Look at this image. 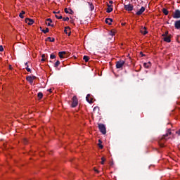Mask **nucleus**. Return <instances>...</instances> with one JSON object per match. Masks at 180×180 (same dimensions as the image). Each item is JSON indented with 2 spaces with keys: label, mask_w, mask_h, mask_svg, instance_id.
<instances>
[{
  "label": "nucleus",
  "mask_w": 180,
  "mask_h": 180,
  "mask_svg": "<svg viewBox=\"0 0 180 180\" xmlns=\"http://www.w3.org/2000/svg\"><path fill=\"white\" fill-rule=\"evenodd\" d=\"M124 8L127 12H131L134 9V6L131 4H124Z\"/></svg>",
  "instance_id": "nucleus-2"
},
{
  "label": "nucleus",
  "mask_w": 180,
  "mask_h": 180,
  "mask_svg": "<svg viewBox=\"0 0 180 180\" xmlns=\"http://www.w3.org/2000/svg\"><path fill=\"white\" fill-rule=\"evenodd\" d=\"M64 54H65V51H60L58 53L60 58H64Z\"/></svg>",
  "instance_id": "nucleus-18"
},
{
  "label": "nucleus",
  "mask_w": 180,
  "mask_h": 180,
  "mask_svg": "<svg viewBox=\"0 0 180 180\" xmlns=\"http://www.w3.org/2000/svg\"><path fill=\"white\" fill-rule=\"evenodd\" d=\"M49 92L51 93V89H48Z\"/></svg>",
  "instance_id": "nucleus-48"
},
{
  "label": "nucleus",
  "mask_w": 180,
  "mask_h": 180,
  "mask_svg": "<svg viewBox=\"0 0 180 180\" xmlns=\"http://www.w3.org/2000/svg\"><path fill=\"white\" fill-rule=\"evenodd\" d=\"M141 33H142V34L146 36V34H147V33H148V32L147 31V27H144L143 28H141Z\"/></svg>",
  "instance_id": "nucleus-13"
},
{
  "label": "nucleus",
  "mask_w": 180,
  "mask_h": 180,
  "mask_svg": "<svg viewBox=\"0 0 180 180\" xmlns=\"http://www.w3.org/2000/svg\"><path fill=\"white\" fill-rule=\"evenodd\" d=\"M98 127L102 134H106V127L103 124H98Z\"/></svg>",
  "instance_id": "nucleus-1"
},
{
  "label": "nucleus",
  "mask_w": 180,
  "mask_h": 180,
  "mask_svg": "<svg viewBox=\"0 0 180 180\" xmlns=\"http://www.w3.org/2000/svg\"><path fill=\"white\" fill-rule=\"evenodd\" d=\"M163 40L164 41H166V43H171V35L164 37Z\"/></svg>",
  "instance_id": "nucleus-12"
},
{
  "label": "nucleus",
  "mask_w": 180,
  "mask_h": 180,
  "mask_svg": "<svg viewBox=\"0 0 180 180\" xmlns=\"http://www.w3.org/2000/svg\"><path fill=\"white\" fill-rule=\"evenodd\" d=\"M174 27L177 30H180V20L175 21Z\"/></svg>",
  "instance_id": "nucleus-9"
},
{
  "label": "nucleus",
  "mask_w": 180,
  "mask_h": 180,
  "mask_svg": "<svg viewBox=\"0 0 180 180\" xmlns=\"http://www.w3.org/2000/svg\"><path fill=\"white\" fill-rule=\"evenodd\" d=\"M46 25H47V26H51V27H54V24H52L51 25V23H50V22H46Z\"/></svg>",
  "instance_id": "nucleus-38"
},
{
  "label": "nucleus",
  "mask_w": 180,
  "mask_h": 180,
  "mask_svg": "<svg viewBox=\"0 0 180 180\" xmlns=\"http://www.w3.org/2000/svg\"><path fill=\"white\" fill-rule=\"evenodd\" d=\"M60 13V11L56 12V15H58Z\"/></svg>",
  "instance_id": "nucleus-51"
},
{
  "label": "nucleus",
  "mask_w": 180,
  "mask_h": 180,
  "mask_svg": "<svg viewBox=\"0 0 180 180\" xmlns=\"http://www.w3.org/2000/svg\"><path fill=\"white\" fill-rule=\"evenodd\" d=\"M98 147L99 148H101V150L103 148V146L102 145V141H101V139L98 140Z\"/></svg>",
  "instance_id": "nucleus-21"
},
{
  "label": "nucleus",
  "mask_w": 180,
  "mask_h": 180,
  "mask_svg": "<svg viewBox=\"0 0 180 180\" xmlns=\"http://www.w3.org/2000/svg\"><path fill=\"white\" fill-rule=\"evenodd\" d=\"M25 22L27 23V25H32L33 23H34V21L33 19L30 18H25Z\"/></svg>",
  "instance_id": "nucleus-11"
},
{
  "label": "nucleus",
  "mask_w": 180,
  "mask_h": 180,
  "mask_svg": "<svg viewBox=\"0 0 180 180\" xmlns=\"http://www.w3.org/2000/svg\"><path fill=\"white\" fill-rule=\"evenodd\" d=\"M162 37H167L169 36L168 31H166L165 33L162 34Z\"/></svg>",
  "instance_id": "nucleus-29"
},
{
  "label": "nucleus",
  "mask_w": 180,
  "mask_h": 180,
  "mask_svg": "<svg viewBox=\"0 0 180 180\" xmlns=\"http://www.w3.org/2000/svg\"><path fill=\"white\" fill-rule=\"evenodd\" d=\"M50 58H51V60H54V58H56V55H54L53 53L51 54Z\"/></svg>",
  "instance_id": "nucleus-35"
},
{
  "label": "nucleus",
  "mask_w": 180,
  "mask_h": 180,
  "mask_svg": "<svg viewBox=\"0 0 180 180\" xmlns=\"http://www.w3.org/2000/svg\"><path fill=\"white\" fill-rule=\"evenodd\" d=\"M69 11H70L69 12L70 15H74V11H72V9L69 8Z\"/></svg>",
  "instance_id": "nucleus-37"
},
{
  "label": "nucleus",
  "mask_w": 180,
  "mask_h": 180,
  "mask_svg": "<svg viewBox=\"0 0 180 180\" xmlns=\"http://www.w3.org/2000/svg\"><path fill=\"white\" fill-rule=\"evenodd\" d=\"M40 30H41V32H43V33L46 34V33H49V27H46V30H41V27H40Z\"/></svg>",
  "instance_id": "nucleus-20"
},
{
  "label": "nucleus",
  "mask_w": 180,
  "mask_h": 180,
  "mask_svg": "<svg viewBox=\"0 0 180 180\" xmlns=\"http://www.w3.org/2000/svg\"><path fill=\"white\" fill-rule=\"evenodd\" d=\"M177 1H178L177 2H178L179 4H180V0H177Z\"/></svg>",
  "instance_id": "nucleus-52"
},
{
  "label": "nucleus",
  "mask_w": 180,
  "mask_h": 180,
  "mask_svg": "<svg viewBox=\"0 0 180 180\" xmlns=\"http://www.w3.org/2000/svg\"><path fill=\"white\" fill-rule=\"evenodd\" d=\"M174 19H180V10H175L173 14Z\"/></svg>",
  "instance_id": "nucleus-6"
},
{
  "label": "nucleus",
  "mask_w": 180,
  "mask_h": 180,
  "mask_svg": "<svg viewBox=\"0 0 180 180\" xmlns=\"http://www.w3.org/2000/svg\"><path fill=\"white\" fill-rule=\"evenodd\" d=\"M63 20L64 22H68L70 20V18H68V17L63 18Z\"/></svg>",
  "instance_id": "nucleus-34"
},
{
  "label": "nucleus",
  "mask_w": 180,
  "mask_h": 180,
  "mask_svg": "<svg viewBox=\"0 0 180 180\" xmlns=\"http://www.w3.org/2000/svg\"><path fill=\"white\" fill-rule=\"evenodd\" d=\"M42 58L41 60V61L44 62V61H46V55L45 54H43L41 56Z\"/></svg>",
  "instance_id": "nucleus-33"
},
{
  "label": "nucleus",
  "mask_w": 180,
  "mask_h": 180,
  "mask_svg": "<svg viewBox=\"0 0 180 180\" xmlns=\"http://www.w3.org/2000/svg\"><path fill=\"white\" fill-rule=\"evenodd\" d=\"M53 13H55V15H57V12L56 11H53Z\"/></svg>",
  "instance_id": "nucleus-50"
},
{
  "label": "nucleus",
  "mask_w": 180,
  "mask_h": 180,
  "mask_svg": "<svg viewBox=\"0 0 180 180\" xmlns=\"http://www.w3.org/2000/svg\"><path fill=\"white\" fill-rule=\"evenodd\" d=\"M68 30H70V27H66L65 28L64 32L65 33V34H68V36H71V32L70 31L68 32Z\"/></svg>",
  "instance_id": "nucleus-15"
},
{
  "label": "nucleus",
  "mask_w": 180,
  "mask_h": 180,
  "mask_svg": "<svg viewBox=\"0 0 180 180\" xmlns=\"http://www.w3.org/2000/svg\"><path fill=\"white\" fill-rule=\"evenodd\" d=\"M46 22H49L48 23H53V20H51V18H47Z\"/></svg>",
  "instance_id": "nucleus-36"
},
{
  "label": "nucleus",
  "mask_w": 180,
  "mask_h": 180,
  "mask_svg": "<svg viewBox=\"0 0 180 180\" xmlns=\"http://www.w3.org/2000/svg\"><path fill=\"white\" fill-rule=\"evenodd\" d=\"M58 65H60V60H57V61L55 63L54 67H55L56 68H57V67H58Z\"/></svg>",
  "instance_id": "nucleus-28"
},
{
  "label": "nucleus",
  "mask_w": 180,
  "mask_h": 180,
  "mask_svg": "<svg viewBox=\"0 0 180 180\" xmlns=\"http://www.w3.org/2000/svg\"><path fill=\"white\" fill-rule=\"evenodd\" d=\"M162 11L164 13V15H168L169 13V11L168 10H167V8H162Z\"/></svg>",
  "instance_id": "nucleus-23"
},
{
  "label": "nucleus",
  "mask_w": 180,
  "mask_h": 180,
  "mask_svg": "<svg viewBox=\"0 0 180 180\" xmlns=\"http://www.w3.org/2000/svg\"><path fill=\"white\" fill-rule=\"evenodd\" d=\"M143 67L145 68H150V67H151V62L144 63Z\"/></svg>",
  "instance_id": "nucleus-16"
},
{
  "label": "nucleus",
  "mask_w": 180,
  "mask_h": 180,
  "mask_svg": "<svg viewBox=\"0 0 180 180\" xmlns=\"http://www.w3.org/2000/svg\"><path fill=\"white\" fill-rule=\"evenodd\" d=\"M83 60H84V61H85L86 63H88V61H89V56H84L83 57Z\"/></svg>",
  "instance_id": "nucleus-22"
},
{
  "label": "nucleus",
  "mask_w": 180,
  "mask_h": 180,
  "mask_svg": "<svg viewBox=\"0 0 180 180\" xmlns=\"http://www.w3.org/2000/svg\"><path fill=\"white\" fill-rule=\"evenodd\" d=\"M110 4H113V1H110Z\"/></svg>",
  "instance_id": "nucleus-49"
},
{
  "label": "nucleus",
  "mask_w": 180,
  "mask_h": 180,
  "mask_svg": "<svg viewBox=\"0 0 180 180\" xmlns=\"http://www.w3.org/2000/svg\"><path fill=\"white\" fill-rule=\"evenodd\" d=\"M24 144H27V139H24Z\"/></svg>",
  "instance_id": "nucleus-44"
},
{
  "label": "nucleus",
  "mask_w": 180,
  "mask_h": 180,
  "mask_svg": "<svg viewBox=\"0 0 180 180\" xmlns=\"http://www.w3.org/2000/svg\"><path fill=\"white\" fill-rule=\"evenodd\" d=\"M96 109H97L98 110H99V107H95V108H94V110H96Z\"/></svg>",
  "instance_id": "nucleus-45"
},
{
  "label": "nucleus",
  "mask_w": 180,
  "mask_h": 180,
  "mask_svg": "<svg viewBox=\"0 0 180 180\" xmlns=\"http://www.w3.org/2000/svg\"><path fill=\"white\" fill-rule=\"evenodd\" d=\"M10 70H12V66H10Z\"/></svg>",
  "instance_id": "nucleus-53"
},
{
  "label": "nucleus",
  "mask_w": 180,
  "mask_h": 180,
  "mask_svg": "<svg viewBox=\"0 0 180 180\" xmlns=\"http://www.w3.org/2000/svg\"><path fill=\"white\" fill-rule=\"evenodd\" d=\"M110 36H115V32L114 31H110Z\"/></svg>",
  "instance_id": "nucleus-41"
},
{
  "label": "nucleus",
  "mask_w": 180,
  "mask_h": 180,
  "mask_svg": "<svg viewBox=\"0 0 180 180\" xmlns=\"http://www.w3.org/2000/svg\"><path fill=\"white\" fill-rule=\"evenodd\" d=\"M108 8H107V13H110V12H112L113 11V8L112 6H113L112 5L110 4H107Z\"/></svg>",
  "instance_id": "nucleus-10"
},
{
  "label": "nucleus",
  "mask_w": 180,
  "mask_h": 180,
  "mask_svg": "<svg viewBox=\"0 0 180 180\" xmlns=\"http://www.w3.org/2000/svg\"><path fill=\"white\" fill-rule=\"evenodd\" d=\"M0 51H4V46L2 45H0Z\"/></svg>",
  "instance_id": "nucleus-42"
},
{
  "label": "nucleus",
  "mask_w": 180,
  "mask_h": 180,
  "mask_svg": "<svg viewBox=\"0 0 180 180\" xmlns=\"http://www.w3.org/2000/svg\"><path fill=\"white\" fill-rule=\"evenodd\" d=\"M88 5L89 6L90 8V11L92 12V11H94L95 9V6H94V4L91 2H88L87 3Z\"/></svg>",
  "instance_id": "nucleus-17"
},
{
  "label": "nucleus",
  "mask_w": 180,
  "mask_h": 180,
  "mask_svg": "<svg viewBox=\"0 0 180 180\" xmlns=\"http://www.w3.org/2000/svg\"><path fill=\"white\" fill-rule=\"evenodd\" d=\"M112 22H113V19L109 18H105V23H107V25L110 26V25H112Z\"/></svg>",
  "instance_id": "nucleus-14"
},
{
  "label": "nucleus",
  "mask_w": 180,
  "mask_h": 180,
  "mask_svg": "<svg viewBox=\"0 0 180 180\" xmlns=\"http://www.w3.org/2000/svg\"><path fill=\"white\" fill-rule=\"evenodd\" d=\"M95 172H97V174H99V170L94 169Z\"/></svg>",
  "instance_id": "nucleus-46"
},
{
  "label": "nucleus",
  "mask_w": 180,
  "mask_h": 180,
  "mask_svg": "<svg viewBox=\"0 0 180 180\" xmlns=\"http://www.w3.org/2000/svg\"><path fill=\"white\" fill-rule=\"evenodd\" d=\"M166 134H168L169 136L171 135V134H172L171 129H169L167 130V132Z\"/></svg>",
  "instance_id": "nucleus-40"
},
{
  "label": "nucleus",
  "mask_w": 180,
  "mask_h": 180,
  "mask_svg": "<svg viewBox=\"0 0 180 180\" xmlns=\"http://www.w3.org/2000/svg\"><path fill=\"white\" fill-rule=\"evenodd\" d=\"M27 64H28L27 62H26V63H25V65L26 66V67H25V70H27V71L28 72H32V70H30V68H29V65H27Z\"/></svg>",
  "instance_id": "nucleus-19"
},
{
  "label": "nucleus",
  "mask_w": 180,
  "mask_h": 180,
  "mask_svg": "<svg viewBox=\"0 0 180 180\" xmlns=\"http://www.w3.org/2000/svg\"><path fill=\"white\" fill-rule=\"evenodd\" d=\"M168 134H165V135L162 136V140H167V137H168Z\"/></svg>",
  "instance_id": "nucleus-27"
},
{
  "label": "nucleus",
  "mask_w": 180,
  "mask_h": 180,
  "mask_svg": "<svg viewBox=\"0 0 180 180\" xmlns=\"http://www.w3.org/2000/svg\"><path fill=\"white\" fill-rule=\"evenodd\" d=\"M55 17H56L57 19H63V15H58L57 14H55Z\"/></svg>",
  "instance_id": "nucleus-32"
},
{
  "label": "nucleus",
  "mask_w": 180,
  "mask_h": 180,
  "mask_svg": "<svg viewBox=\"0 0 180 180\" xmlns=\"http://www.w3.org/2000/svg\"><path fill=\"white\" fill-rule=\"evenodd\" d=\"M26 79L32 85L33 84V81H34V79H36V76H32H32H27Z\"/></svg>",
  "instance_id": "nucleus-5"
},
{
  "label": "nucleus",
  "mask_w": 180,
  "mask_h": 180,
  "mask_svg": "<svg viewBox=\"0 0 180 180\" xmlns=\"http://www.w3.org/2000/svg\"><path fill=\"white\" fill-rule=\"evenodd\" d=\"M105 161H106V159H105L104 157L101 158V165H103L105 164Z\"/></svg>",
  "instance_id": "nucleus-31"
},
{
  "label": "nucleus",
  "mask_w": 180,
  "mask_h": 180,
  "mask_svg": "<svg viewBox=\"0 0 180 180\" xmlns=\"http://www.w3.org/2000/svg\"><path fill=\"white\" fill-rule=\"evenodd\" d=\"M140 54H141V56H142V57H144V54H143V52H140Z\"/></svg>",
  "instance_id": "nucleus-47"
},
{
  "label": "nucleus",
  "mask_w": 180,
  "mask_h": 180,
  "mask_svg": "<svg viewBox=\"0 0 180 180\" xmlns=\"http://www.w3.org/2000/svg\"><path fill=\"white\" fill-rule=\"evenodd\" d=\"M86 101L89 103H94V98H92V97H91V94H88L86 97Z\"/></svg>",
  "instance_id": "nucleus-7"
},
{
  "label": "nucleus",
  "mask_w": 180,
  "mask_h": 180,
  "mask_svg": "<svg viewBox=\"0 0 180 180\" xmlns=\"http://www.w3.org/2000/svg\"><path fill=\"white\" fill-rule=\"evenodd\" d=\"M159 146L160 147H161L162 148L165 147L164 143L159 142Z\"/></svg>",
  "instance_id": "nucleus-39"
},
{
  "label": "nucleus",
  "mask_w": 180,
  "mask_h": 180,
  "mask_svg": "<svg viewBox=\"0 0 180 180\" xmlns=\"http://www.w3.org/2000/svg\"><path fill=\"white\" fill-rule=\"evenodd\" d=\"M162 37H167L169 36L168 31H166L165 33L162 34Z\"/></svg>",
  "instance_id": "nucleus-30"
},
{
  "label": "nucleus",
  "mask_w": 180,
  "mask_h": 180,
  "mask_svg": "<svg viewBox=\"0 0 180 180\" xmlns=\"http://www.w3.org/2000/svg\"><path fill=\"white\" fill-rule=\"evenodd\" d=\"M72 101V108H77V106L78 105V98H77V96H74Z\"/></svg>",
  "instance_id": "nucleus-3"
},
{
  "label": "nucleus",
  "mask_w": 180,
  "mask_h": 180,
  "mask_svg": "<svg viewBox=\"0 0 180 180\" xmlns=\"http://www.w3.org/2000/svg\"><path fill=\"white\" fill-rule=\"evenodd\" d=\"M46 40H49V41H51V43H53V41H56V39L49 37L46 38Z\"/></svg>",
  "instance_id": "nucleus-24"
},
{
  "label": "nucleus",
  "mask_w": 180,
  "mask_h": 180,
  "mask_svg": "<svg viewBox=\"0 0 180 180\" xmlns=\"http://www.w3.org/2000/svg\"><path fill=\"white\" fill-rule=\"evenodd\" d=\"M65 13H70V11H68V8H65Z\"/></svg>",
  "instance_id": "nucleus-43"
},
{
  "label": "nucleus",
  "mask_w": 180,
  "mask_h": 180,
  "mask_svg": "<svg viewBox=\"0 0 180 180\" xmlns=\"http://www.w3.org/2000/svg\"><path fill=\"white\" fill-rule=\"evenodd\" d=\"M146 11V7L142 6L140 10L136 12V15L140 16V15H143V13Z\"/></svg>",
  "instance_id": "nucleus-8"
},
{
  "label": "nucleus",
  "mask_w": 180,
  "mask_h": 180,
  "mask_svg": "<svg viewBox=\"0 0 180 180\" xmlns=\"http://www.w3.org/2000/svg\"><path fill=\"white\" fill-rule=\"evenodd\" d=\"M125 61L124 60H118L116 62V68L119 69V68H123V65H124L125 64Z\"/></svg>",
  "instance_id": "nucleus-4"
},
{
  "label": "nucleus",
  "mask_w": 180,
  "mask_h": 180,
  "mask_svg": "<svg viewBox=\"0 0 180 180\" xmlns=\"http://www.w3.org/2000/svg\"><path fill=\"white\" fill-rule=\"evenodd\" d=\"M25 13H26V12H25L24 11H22L21 13H20L19 16L21 19H23V15H25Z\"/></svg>",
  "instance_id": "nucleus-25"
},
{
  "label": "nucleus",
  "mask_w": 180,
  "mask_h": 180,
  "mask_svg": "<svg viewBox=\"0 0 180 180\" xmlns=\"http://www.w3.org/2000/svg\"><path fill=\"white\" fill-rule=\"evenodd\" d=\"M37 96L39 98V99H41V98H43V93L39 92Z\"/></svg>",
  "instance_id": "nucleus-26"
}]
</instances>
